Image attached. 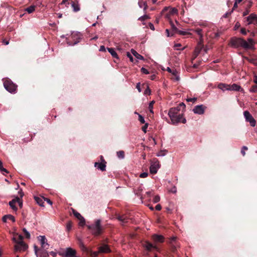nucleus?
I'll return each instance as SVG.
<instances>
[{
    "mask_svg": "<svg viewBox=\"0 0 257 257\" xmlns=\"http://www.w3.org/2000/svg\"><path fill=\"white\" fill-rule=\"evenodd\" d=\"M185 108V105L184 103H180L176 107H172L170 109L168 115L171 120L172 124H175L182 122L183 123L186 122L185 118H183V113H180V111H183Z\"/></svg>",
    "mask_w": 257,
    "mask_h": 257,
    "instance_id": "nucleus-1",
    "label": "nucleus"
},
{
    "mask_svg": "<svg viewBox=\"0 0 257 257\" xmlns=\"http://www.w3.org/2000/svg\"><path fill=\"white\" fill-rule=\"evenodd\" d=\"M151 239L153 242V243L150 242L149 241H145L143 243V247L148 251H152L154 250H156L157 251H160L159 245L164 242V237L162 235L154 234L152 235Z\"/></svg>",
    "mask_w": 257,
    "mask_h": 257,
    "instance_id": "nucleus-2",
    "label": "nucleus"
},
{
    "mask_svg": "<svg viewBox=\"0 0 257 257\" xmlns=\"http://www.w3.org/2000/svg\"><path fill=\"white\" fill-rule=\"evenodd\" d=\"M101 222L100 219H97L95 220L93 223L86 225L87 228L93 235L98 236L102 234L104 228L101 225Z\"/></svg>",
    "mask_w": 257,
    "mask_h": 257,
    "instance_id": "nucleus-3",
    "label": "nucleus"
},
{
    "mask_svg": "<svg viewBox=\"0 0 257 257\" xmlns=\"http://www.w3.org/2000/svg\"><path fill=\"white\" fill-rule=\"evenodd\" d=\"M229 45L230 46L235 48L241 47L245 49V48L248 47L246 41L241 38H237L235 37L231 38Z\"/></svg>",
    "mask_w": 257,
    "mask_h": 257,
    "instance_id": "nucleus-4",
    "label": "nucleus"
},
{
    "mask_svg": "<svg viewBox=\"0 0 257 257\" xmlns=\"http://www.w3.org/2000/svg\"><path fill=\"white\" fill-rule=\"evenodd\" d=\"M4 86L5 89L11 93H15L17 92V85L9 78L3 79Z\"/></svg>",
    "mask_w": 257,
    "mask_h": 257,
    "instance_id": "nucleus-5",
    "label": "nucleus"
},
{
    "mask_svg": "<svg viewBox=\"0 0 257 257\" xmlns=\"http://www.w3.org/2000/svg\"><path fill=\"white\" fill-rule=\"evenodd\" d=\"M243 115L245 118V120L249 122L251 126H254L255 125L256 121L250 114L249 111L247 110L244 111L243 112Z\"/></svg>",
    "mask_w": 257,
    "mask_h": 257,
    "instance_id": "nucleus-6",
    "label": "nucleus"
},
{
    "mask_svg": "<svg viewBox=\"0 0 257 257\" xmlns=\"http://www.w3.org/2000/svg\"><path fill=\"white\" fill-rule=\"evenodd\" d=\"M28 245L23 241H19L15 245V248L16 251H25L28 248Z\"/></svg>",
    "mask_w": 257,
    "mask_h": 257,
    "instance_id": "nucleus-7",
    "label": "nucleus"
},
{
    "mask_svg": "<svg viewBox=\"0 0 257 257\" xmlns=\"http://www.w3.org/2000/svg\"><path fill=\"white\" fill-rule=\"evenodd\" d=\"M245 19L248 25H257V15L255 14L252 13L245 18Z\"/></svg>",
    "mask_w": 257,
    "mask_h": 257,
    "instance_id": "nucleus-8",
    "label": "nucleus"
},
{
    "mask_svg": "<svg viewBox=\"0 0 257 257\" xmlns=\"http://www.w3.org/2000/svg\"><path fill=\"white\" fill-rule=\"evenodd\" d=\"M76 250L70 247L67 248L64 253H59L60 255H64L66 257H76Z\"/></svg>",
    "mask_w": 257,
    "mask_h": 257,
    "instance_id": "nucleus-9",
    "label": "nucleus"
},
{
    "mask_svg": "<svg viewBox=\"0 0 257 257\" xmlns=\"http://www.w3.org/2000/svg\"><path fill=\"white\" fill-rule=\"evenodd\" d=\"M160 167L159 162L157 160L150 167V173L152 174H155L157 172L158 169Z\"/></svg>",
    "mask_w": 257,
    "mask_h": 257,
    "instance_id": "nucleus-10",
    "label": "nucleus"
},
{
    "mask_svg": "<svg viewBox=\"0 0 257 257\" xmlns=\"http://www.w3.org/2000/svg\"><path fill=\"white\" fill-rule=\"evenodd\" d=\"M35 252L37 257H48L49 256V253L46 250H41L39 252V249L37 246H34Z\"/></svg>",
    "mask_w": 257,
    "mask_h": 257,
    "instance_id": "nucleus-11",
    "label": "nucleus"
},
{
    "mask_svg": "<svg viewBox=\"0 0 257 257\" xmlns=\"http://www.w3.org/2000/svg\"><path fill=\"white\" fill-rule=\"evenodd\" d=\"M116 218L122 224L128 223L130 220V219L128 217L127 215L126 214H117Z\"/></svg>",
    "mask_w": 257,
    "mask_h": 257,
    "instance_id": "nucleus-12",
    "label": "nucleus"
},
{
    "mask_svg": "<svg viewBox=\"0 0 257 257\" xmlns=\"http://www.w3.org/2000/svg\"><path fill=\"white\" fill-rule=\"evenodd\" d=\"M205 108L203 105H199L195 106L193 111L195 113L202 114L204 113Z\"/></svg>",
    "mask_w": 257,
    "mask_h": 257,
    "instance_id": "nucleus-13",
    "label": "nucleus"
},
{
    "mask_svg": "<svg viewBox=\"0 0 257 257\" xmlns=\"http://www.w3.org/2000/svg\"><path fill=\"white\" fill-rule=\"evenodd\" d=\"M73 213L74 215L80 220V225L82 226L84 225L85 224V219L84 217H82L79 212L74 209H73Z\"/></svg>",
    "mask_w": 257,
    "mask_h": 257,
    "instance_id": "nucleus-14",
    "label": "nucleus"
},
{
    "mask_svg": "<svg viewBox=\"0 0 257 257\" xmlns=\"http://www.w3.org/2000/svg\"><path fill=\"white\" fill-rule=\"evenodd\" d=\"M40 241L41 242V246L43 249H47L49 245L47 242V239L45 236H40Z\"/></svg>",
    "mask_w": 257,
    "mask_h": 257,
    "instance_id": "nucleus-15",
    "label": "nucleus"
},
{
    "mask_svg": "<svg viewBox=\"0 0 257 257\" xmlns=\"http://www.w3.org/2000/svg\"><path fill=\"white\" fill-rule=\"evenodd\" d=\"M106 162L103 163V162H95L94 163V166L95 167H97V168L99 170H100L101 171H104L106 169Z\"/></svg>",
    "mask_w": 257,
    "mask_h": 257,
    "instance_id": "nucleus-16",
    "label": "nucleus"
},
{
    "mask_svg": "<svg viewBox=\"0 0 257 257\" xmlns=\"http://www.w3.org/2000/svg\"><path fill=\"white\" fill-rule=\"evenodd\" d=\"M110 249L108 245L103 244L99 247V251L102 253H108L110 252Z\"/></svg>",
    "mask_w": 257,
    "mask_h": 257,
    "instance_id": "nucleus-17",
    "label": "nucleus"
},
{
    "mask_svg": "<svg viewBox=\"0 0 257 257\" xmlns=\"http://www.w3.org/2000/svg\"><path fill=\"white\" fill-rule=\"evenodd\" d=\"M18 200V197H17L16 198L13 199L9 203V205L12 208V209L15 211H16L18 210V208L16 206V203H17V200Z\"/></svg>",
    "mask_w": 257,
    "mask_h": 257,
    "instance_id": "nucleus-18",
    "label": "nucleus"
},
{
    "mask_svg": "<svg viewBox=\"0 0 257 257\" xmlns=\"http://www.w3.org/2000/svg\"><path fill=\"white\" fill-rule=\"evenodd\" d=\"M171 29V36H173L174 34L178 33L179 30L176 28L172 21L170 22Z\"/></svg>",
    "mask_w": 257,
    "mask_h": 257,
    "instance_id": "nucleus-19",
    "label": "nucleus"
},
{
    "mask_svg": "<svg viewBox=\"0 0 257 257\" xmlns=\"http://www.w3.org/2000/svg\"><path fill=\"white\" fill-rule=\"evenodd\" d=\"M229 90L241 91L242 90V88L240 87V86L234 83L231 85H229Z\"/></svg>",
    "mask_w": 257,
    "mask_h": 257,
    "instance_id": "nucleus-20",
    "label": "nucleus"
},
{
    "mask_svg": "<svg viewBox=\"0 0 257 257\" xmlns=\"http://www.w3.org/2000/svg\"><path fill=\"white\" fill-rule=\"evenodd\" d=\"M247 44L248 45V48H245V49H251L253 48L254 45V42L253 40L251 38H248Z\"/></svg>",
    "mask_w": 257,
    "mask_h": 257,
    "instance_id": "nucleus-21",
    "label": "nucleus"
},
{
    "mask_svg": "<svg viewBox=\"0 0 257 257\" xmlns=\"http://www.w3.org/2000/svg\"><path fill=\"white\" fill-rule=\"evenodd\" d=\"M35 200L41 206H44V197H35Z\"/></svg>",
    "mask_w": 257,
    "mask_h": 257,
    "instance_id": "nucleus-22",
    "label": "nucleus"
},
{
    "mask_svg": "<svg viewBox=\"0 0 257 257\" xmlns=\"http://www.w3.org/2000/svg\"><path fill=\"white\" fill-rule=\"evenodd\" d=\"M108 51L110 53L111 56L117 59H118V55L114 49L112 48H107Z\"/></svg>",
    "mask_w": 257,
    "mask_h": 257,
    "instance_id": "nucleus-23",
    "label": "nucleus"
},
{
    "mask_svg": "<svg viewBox=\"0 0 257 257\" xmlns=\"http://www.w3.org/2000/svg\"><path fill=\"white\" fill-rule=\"evenodd\" d=\"M217 87L218 88H219L222 90H224L225 89V90L229 89V85L226 84L222 83H220L219 84H218Z\"/></svg>",
    "mask_w": 257,
    "mask_h": 257,
    "instance_id": "nucleus-24",
    "label": "nucleus"
},
{
    "mask_svg": "<svg viewBox=\"0 0 257 257\" xmlns=\"http://www.w3.org/2000/svg\"><path fill=\"white\" fill-rule=\"evenodd\" d=\"M202 47L203 46L200 43L199 44L197 47H196L194 52L195 57H196L200 53L201 49H202Z\"/></svg>",
    "mask_w": 257,
    "mask_h": 257,
    "instance_id": "nucleus-25",
    "label": "nucleus"
},
{
    "mask_svg": "<svg viewBox=\"0 0 257 257\" xmlns=\"http://www.w3.org/2000/svg\"><path fill=\"white\" fill-rule=\"evenodd\" d=\"M71 6L74 12H77L80 10L79 5L78 4V3H75L74 2H72Z\"/></svg>",
    "mask_w": 257,
    "mask_h": 257,
    "instance_id": "nucleus-26",
    "label": "nucleus"
},
{
    "mask_svg": "<svg viewBox=\"0 0 257 257\" xmlns=\"http://www.w3.org/2000/svg\"><path fill=\"white\" fill-rule=\"evenodd\" d=\"M131 52L133 55L135 56L137 59H140V60H143L144 57L142 56L141 55L139 54L138 52H137L135 50L132 49Z\"/></svg>",
    "mask_w": 257,
    "mask_h": 257,
    "instance_id": "nucleus-27",
    "label": "nucleus"
},
{
    "mask_svg": "<svg viewBox=\"0 0 257 257\" xmlns=\"http://www.w3.org/2000/svg\"><path fill=\"white\" fill-rule=\"evenodd\" d=\"M139 6L140 8H142L143 7H144V11L145 12L146 10L148 8V6L147 4V3L143 1H140L138 3Z\"/></svg>",
    "mask_w": 257,
    "mask_h": 257,
    "instance_id": "nucleus-28",
    "label": "nucleus"
},
{
    "mask_svg": "<svg viewBox=\"0 0 257 257\" xmlns=\"http://www.w3.org/2000/svg\"><path fill=\"white\" fill-rule=\"evenodd\" d=\"M73 37H74V35H72L71 37L68 39L67 43L69 44V45H74L77 44L79 42V41H75L74 42L70 40V39H72L73 38Z\"/></svg>",
    "mask_w": 257,
    "mask_h": 257,
    "instance_id": "nucleus-29",
    "label": "nucleus"
},
{
    "mask_svg": "<svg viewBox=\"0 0 257 257\" xmlns=\"http://www.w3.org/2000/svg\"><path fill=\"white\" fill-rule=\"evenodd\" d=\"M35 8L36 7L35 6H31L26 9V11H27L29 14L32 13L35 11Z\"/></svg>",
    "mask_w": 257,
    "mask_h": 257,
    "instance_id": "nucleus-30",
    "label": "nucleus"
},
{
    "mask_svg": "<svg viewBox=\"0 0 257 257\" xmlns=\"http://www.w3.org/2000/svg\"><path fill=\"white\" fill-rule=\"evenodd\" d=\"M0 171H1V172H2V173L3 174H5V173H8V172H9L7 169H6L5 168H4L3 167V163L1 160H0Z\"/></svg>",
    "mask_w": 257,
    "mask_h": 257,
    "instance_id": "nucleus-31",
    "label": "nucleus"
},
{
    "mask_svg": "<svg viewBox=\"0 0 257 257\" xmlns=\"http://www.w3.org/2000/svg\"><path fill=\"white\" fill-rule=\"evenodd\" d=\"M150 19V17H149V16L147 15H144V16L140 17L139 19H138V20L139 21H145L148 19Z\"/></svg>",
    "mask_w": 257,
    "mask_h": 257,
    "instance_id": "nucleus-32",
    "label": "nucleus"
},
{
    "mask_svg": "<svg viewBox=\"0 0 257 257\" xmlns=\"http://www.w3.org/2000/svg\"><path fill=\"white\" fill-rule=\"evenodd\" d=\"M117 156L119 158L123 159L124 157V152L123 151L117 152Z\"/></svg>",
    "mask_w": 257,
    "mask_h": 257,
    "instance_id": "nucleus-33",
    "label": "nucleus"
},
{
    "mask_svg": "<svg viewBox=\"0 0 257 257\" xmlns=\"http://www.w3.org/2000/svg\"><path fill=\"white\" fill-rule=\"evenodd\" d=\"M72 226V222L71 221H68L66 224V230L69 231L71 229Z\"/></svg>",
    "mask_w": 257,
    "mask_h": 257,
    "instance_id": "nucleus-34",
    "label": "nucleus"
},
{
    "mask_svg": "<svg viewBox=\"0 0 257 257\" xmlns=\"http://www.w3.org/2000/svg\"><path fill=\"white\" fill-rule=\"evenodd\" d=\"M23 232H24V234H25V235L26 236V238H28V239L30 238V236H31L30 234L27 230V229L26 228H24L23 229Z\"/></svg>",
    "mask_w": 257,
    "mask_h": 257,
    "instance_id": "nucleus-35",
    "label": "nucleus"
},
{
    "mask_svg": "<svg viewBox=\"0 0 257 257\" xmlns=\"http://www.w3.org/2000/svg\"><path fill=\"white\" fill-rule=\"evenodd\" d=\"M177 72L175 70L173 71L172 74L173 75V77L172 79L176 80V81H178L179 80V77L177 76Z\"/></svg>",
    "mask_w": 257,
    "mask_h": 257,
    "instance_id": "nucleus-36",
    "label": "nucleus"
},
{
    "mask_svg": "<svg viewBox=\"0 0 257 257\" xmlns=\"http://www.w3.org/2000/svg\"><path fill=\"white\" fill-rule=\"evenodd\" d=\"M249 91L251 92H257V85H254L252 86V87L250 88Z\"/></svg>",
    "mask_w": 257,
    "mask_h": 257,
    "instance_id": "nucleus-37",
    "label": "nucleus"
},
{
    "mask_svg": "<svg viewBox=\"0 0 257 257\" xmlns=\"http://www.w3.org/2000/svg\"><path fill=\"white\" fill-rule=\"evenodd\" d=\"M248 150V148L246 146H243L242 148V149L241 150V154L243 156H244L245 155V151H246Z\"/></svg>",
    "mask_w": 257,
    "mask_h": 257,
    "instance_id": "nucleus-38",
    "label": "nucleus"
},
{
    "mask_svg": "<svg viewBox=\"0 0 257 257\" xmlns=\"http://www.w3.org/2000/svg\"><path fill=\"white\" fill-rule=\"evenodd\" d=\"M139 120L141 123H145V120L144 117L140 114H139Z\"/></svg>",
    "mask_w": 257,
    "mask_h": 257,
    "instance_id": "nucleus-39",
    "label": "nucleus"
},
{
    "mask_svg": "<svg viewBox=\"0 0 257 257\" xmlns=\"http://www.w3.org/2000/svg\"><path fill=\"white\" fill-rule=\"evenodd\" d=\"M7 217H8V219L12 220L14 222H15V218L12 215H7Z\"/></svg>",
    "mask_w": 257,
    "mask_h": 257,
    "instance_id": "nucleus-40",
    "label": "nucleus"
},
{
    "mask_svg": "<svg viewBox=\"0 0 257 257\" xmlns=\"http://www.w3.org/2000/svg\"><path fill=\"white\" fill-rule=\"evenodd\" d=\"M160 200V197L159 195H156L154 197L153 199V202L154 203H157Z\"/></svg>",
    "mask_w": 257,
    "mask_h": 257,
    "instance_id": "nucleus-41",
    "label": "nucleus"
},
{
    "mask_svg": "<svg viewBox=\"0 0 257 257\" xmlns=\"http://www.w3.org/2000/svg\"><path fill=\"white\" fill-rule=\"evenodd\" d=\"M249 62L254 65L257 66V59L251 58L249 59Z\"/></svg>",
    "mask_w": 257,
    "mask_h": 257,
    "instance_id": "nucleus-42",
    "label": "nucleus"
},
{
    "mask_svg": "<svg viewBox=\"0 0 257 257\" xmlns=\"http://www.w3.org/2000/svg\"><path fill=\"white\" fill-rule=\"evenodd\" d=\"M141 71L142 73H144V74H149V71H148L147 69H146V68H144V67H142V68H141Z\"/></svg>",
    "mask_w": 257,
    "mask_h": 257,
    "instance_id": "nucleus-43",
    "label": "nucleus"
},
{
    "mask_svg": "<svg viewBox=\"0 0 257 257\" xmlns=\"http://www.w3.org/2000/svg\"><path fill=\"white\" fill-rule=\"evenodd\" d=\"M148 123H146L142 128V131L145 133L147 132V128H148Z\"/></svg>",
    "mask_w": 257,
    "mask_h": 257,
    "instance_id": "nucleus-44",
    "label": "nucleus"
},
{
    "mask_svg": "<svg viewBox=\"0 0 257 257\" xmlns=\"http://www.w3.org/2000/svg\"><path fill=\"white\" fill-rule=\"evenodd\" d=\"M148 176V173L147 172H144L140 174V177L141 178H146Z\"/></svg>",
    "mask_w": 257,
    "mask_h": 257,
    "instance_id": "nucleus-45",
    "label": "nucleus"
},
{
    "mask_svg": "<svg viewBox=\"0 0 257 257\" xmlns=\"http://www.w3.org/2000/svg\"><path fill=\"white\" fill-rule=\"evenodd\" d=\"M126 55H127V57L129 58L130 60L133 62L134 61V58H133V56H132V55L129 52H127Z\"/></svg>",
    "mask_w": 257,
    "mask_h": 257,
    "instance_id": "nucleus-46",
    "label": "nucleus"
},
{
    "mask_svg": "<svg viewBox=\"0 0 257 257\" xmlns=\"http://www.w3.org/2000/svg\"><path fill=\"white\" fill-rule=\"evenodd\" d=\"M18 200H17V202L18 203L19 206L22 208L23 206V202L21 199L18 197Z\"/></svg>",
    "mask_w": 257,
    "mask_h": 257,
    "instance_id": "nucleus-47",
    "label": "nucleus"
},
{
    "mask_svg": "<svg viewBox=\"0 0 257 257\" xmlns=\"http://www.w3.org/2000/svg\"><path fill=\"white\" fill-rule=\"evenodd\" d=\"M240 23L238 22H236L235 23L234 27V30H236L240 27Z\"/></svg>",
    "mask_w": 257,
    "mask_h": 257,
    "instance_id": "nucleus-48",
    "label": "nucleus"
},
{
    "mask_svg": "<svg viewBox=\"0 0 257 257\" xmlns=\"http://www.w3.org/2000/svg\"><path fill=\"white\" fill-rule=\"evenodd\" d=\"M240 32L242 34L245 35L247 34V31L245 28H241L240 30Z\"/></svg>",
    "mask_w": 257,
    "mask_h": 257,
    "instance_id": "nucleus-49",
    "label": "nucleus"
},
{
    "mask_svg": "<svg viewBox=\"0 0 257 257\" xmlns=\"http://www.w3.org/2000/svg\"><path fill=\"white\" fill-rule=\"evenodd\" d=\"M44 201H46L50 205H52V203H53L52 201L50 199H49L47 198H44Z\"/></svg>",
    "mask_w": 257,
    "mask_h": 257,
    "instance_id": "nucleus-50",
    "label": "nucleus"
},
{
    "mask_svg": "<svg viewBox=\"0 0 257 257\" xmlns=\"http://www.w3.org/2000/svg\"><path fill=\"white\" fill-rule=\"evenodd\" d=\"M144 93L145 94H150L151 93V90L150 89L148 86L147 87V88L145 90Z\"/></svg>",
    "mask_w": 257,
    "mask_h": 257,
    "instance_id": "nucleus-51",
    "label": "nucleus"
},
{
    "mask_svg": "<svg viewBox=\"0 0 257 257\" xmlns=\"http://www.w3.org/2000/svg\"><path fill=\"white\" fill-rule=\"evenodd\" d=\"M48 253L49 255L50 254L52 255L53 257H56L57 256V253L53 251L49 252V253Z\"/></svg>",
    "mask_w": 257,
    "mask_h": 257,
    "instance_id": "nucleus-52",
    "label": "nucleus"
},
{
    "mask_svg": "<svg viewBox=\"0 0 257 257\" xmlns=\"http://www.w3.org/2000/svg\"><path fill=\"white\" fill-rule=\"evenodd\" d=\"M202 31L201 29H197L196 30V32H197V33L200 36H202Z\"/></svg>",
    "mask_w": 257,
    "mask_h": 257,
    "instance_id": "nucleus-53",
    "label": "nucleus"
},
{
    "mask_svg": "<svg viewBox=\"0 0 257 257\" xmlns=\"http://www.w3.org/2000/svg\"><path fill=\"white\" fill-rule=\"evenodd\" d=\"M178 12V10L176 8H173L171 10V11L170 12V13L172 14H176Z\"/></svg>",
    "mask_w": 257,
    "mask_h": 257,
    "instance_id": "nucleus-54",
    "label": "nucleus"
},
{
    "mask_svg": "<svg viewBox=\"0 0 257 257\" xmlns=\"http://www.w3.org/2000/svg\"><path fill=\"white\" fill-rule=\"evenodd\" d=\"M196 100H197V98H195V97L187 99L188 101L193 102H194Z\"/></svg>",
    "mask_w": 257,
    "mask_h": 257,
    "instance_id": "nucleus-55",
    "label": "nucleus"
},
{
    "mask_svg": "<svg viewBox=\"0 0 257 257\" xmlns=\"http://www.w3.org/2000/svg\"><path fill=\"white\" fill-rule=\"evenodd\" d=\"M140 85H141L140 83H138L136 85V88L138 90L139 92H141Z\"/></svg>",
    "mask_w": 257,
    "mask_h": 257,
    "instance_id": "nucleus-56",
    "label": "nucleus"
},
{
    "mask_svg": "<svg viewBox=\"0 0 257 257\" xmlns=\"http://www.w3.org/2000/svg\"><path fill=\"white\" fill-rule=\"evenodd\" d=\"M154 101H151L150 104H149V109H153V104L154 103Z\"/></svg>",
    "mask_w": 257,
    "mask_h": 257,
    "instance_id": "nucleus-57",
    "label": "nucleus"
},
{
    "mask_svg": "<svg viewBox=\"0 0 257 257\" xmlns=\"http://www.w3.org/2000/svg\"><path fill=\"white\" fill-rule=\"evenodd\" d=\"M155 208H156V209L157 210L160 211L162 207H161V205L160 204H157Z\"/></svg>",
    "mask_w": 257,
    "mask_h": 257,
    "instance_id": "nucleus-58",
    "label": "nucleus"
},
{
    "mask_svg": "<svg viewBox=\"0 0 257 257\" xmlns=\"http://www.w3.org/2000/svg\"><path fill=\"white\" fill-rule=\"evenodd\" d=\"M187 32L179 30V32H178V34L181 35H186Z\"/></svg>",
    "mask_w": 257,
    "mask_h": 257,
    "instance_id": "nucleus-59",
    "label": "nucleus"
},
{
    "mask_svg": "<svg viewBox=\"0 0 257 257\" xmlns=\"http://www.w3.org/2000/svg\"><path fill=\"white\" fill-rule=\"evenodd\" d=\"M80 246L83 250L86 251L87 248L82 243H81Z\"/></svg>",
    "mask_w": 257,
    "mask_h": 257,
    "instance_id": "nucleus-60",
    "label": "nucleus"
},
{
    "mask_svg": "<svg viewBox=\"0 0 257 257\" xmlns=\"http://www.w3.org/2000/svg\"><path fill=\"white\" fill-rule=\"evenodd\" d=\"M99 51H102V52H104L105 51V47L104 46H101L100 47V49H99Z\"/></svg>",
    "mask_w": 257,
    "mask_h": 257,
    "instance_id": "nucleus-61",
    "label": "nucleus"
},
{
    "mask_svg": "<svg viewBox=\"0 0 257 257\" xmlns=\"http://www.w3.org/2000/svg\"><path fill=\"white\" fill-rule=\"evenodd\" d=\"M249 12V11L248 9H247L246 10V11H245L243 13V16H246L248 14Z\"/></svg>",
    "mask_w": 257,
    "mask_h": 257,
    "instance_id": "nucleus-62",
    "label": "nucleus"
},
{
    "mask_svg": "<svg viewBox=\"0 0 257 257\" xmlns=\"http://www.w3.org/2000/svg\"><path fill=\"white\" fill-rule=\"evenodd\" d=\"M165 152H166V151H161L159 153V154L158 155V156H164L165 155V153H164Z\"/></svg>",
    "mask_w": 257,
    "mask_h": 257,
    "instance_id": "nucleus-63",
    "label": "nucleus"
},
{
    "mask_svg": "<svg viewBox=\"0 0 257 257\" xmlns=\"http://www.w3.org/2000/svg\"><path fill=\"white\" fill-rule=\"evenodd\" d=\"M7 219H8V217H7V215L4 216L2 218L3 221L4 222H6Z\"/></svg>",
    "mask_w": 257,
    "mask_h": 257,
    "instance_id": "nucleus-64",
    "label": "nucleus"
}]
</instances>
